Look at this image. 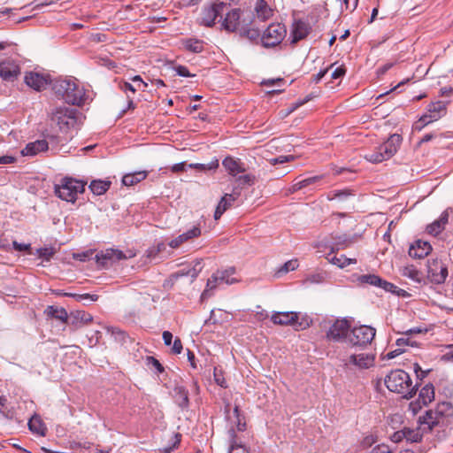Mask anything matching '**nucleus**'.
I'll return each instance as SVG.
<instances>
[{"mask_svg":"<svg viewBox=\"0 0 453 453\" xmlns=\"http://www.w3.org/2000/svg\"><path fill=\"white\" fill-rule=\"evenodd\" d=\"M255 15L250 10L233 9L228 12L222 22V27L229 33H238L240 37L251 42L261 41V33L257 27H252Z\"/></svg>","mask_w":453,"mask_h":453,"instance_id":"obj_1","label":"nucleus"},{"mask_svg":"<svg viewBox=\"0 0 453 453\" xmlns=\"http://www.w3.org/2000/svg\"><path fill=\"white\" fill-rule=\"evenodd\" d=\"M52 90L58 98L73 105L86 104L88 96L75 79H58L53 82Z\"/></svg>","mask_w":453,"mask_h":453,"instance_id":"obj_2","label":"nucleus"},{"mask_svg":"<svg viewBox=\"0 0 453 453\" xmlns=\"http://www.w3.org/2000/svg\"><path fill=\"white\" fill-rule=\"evenodd\" d=\"M453 418V404L449 402H441L436 404L434 409H430L425 411L421 416L423 424L426 429L431 430L439 428L438 432L445 431L449 426L450 420Z\"/></svg>","mask_w":453,"mask_h":453,"instance_id":"obj_3","label":"nucleus"},{"mask_svg":"<svg viewBox=\"0 0 453 453\" xmlns=\"http://www.w3.org/2000/svg\"><path fill=\"white\" fill-rule=\"evenodd\" d=\"M384 383L389 391L401 394L406 399L411 398L418 390V386H412L410 375L402 369L391 371Z\"/></svg>","mask_w":453,"mask_h":453,"instance_id":"obj_4","label":"nucleus"},{"mask_svg":"<svg viewBox=\"0 0 453 453\" xmlns=\"http://www.w3.org/2000/svg\"><path fill=\"white\" fill-rule=\"evenodd\" d=\"M403 138L398 134H391L388 139L378 146L374 151L365 155V158L374 164L391 158L397 151Z\"/></svg>","mask_w":453,"mask_h":453,"instance_id":"obj_5","label":"nucleus"},{"mask_svg":"<svg viewBox=\"0 0 453 453\" xmlns=\"http://www.w3.org/2000/svg\"><path fill=\"white\" fill-rule=\"evenodd\" d=\"M86 182L70 177H65L59 184L55 185V194L60 199L74 203L77 195L85 190Z\"/></svg>","mask_w":453,"mask_h":453,"instance_id":"obj_6","label":"nucleus"},{"mask_svg":"<svg viewBox=\"0 0 453 453\" xmlns=\"http://www.w3.org/2000/svg\"><path fill=\"white\" fill-rule=\"evenodd\" d=\"M50 118L52 122L59 127L60 130L67 131L78 124L80 113L73 108L57 107L51 112Z\"/></svg>","mask_w":453,"mask_h":453,"instance_id":"obj_7","label":"nucleus"},{"mask_svg":"<svg viewBox=\"0 0 453 453\" xmlns=\"http://www.w3.org/2000/svg\"><path fill=\"white\" fill-rule=\"evenodd\" d=\"M287 29L281 23H272L264 31L261 36V43L265 48H272L279 45L286 37Z\"/></svg>","mask_w":453,"mask_h":453,"instance_id":"obj_8","label":"nucleus"},{"mask_svg":"<svg viewBox=\"0 0 453 453\" xmlns=\"http://www.w3.org/2000/svg\"><path fill=\"white\" fill-rule=\"evenodd\" d=\"M376 330L370 326H356L350 330L349 342L352 346L365 347L370 344L375 337Z\"/></svg>","mask_w":453,"mask_h":453,"instance_id":"obj_9","label":"nucleus"},{"mask_svg":"<svg viewBox=\"0 0 453 453\" xmlns=\"http://www.w3.org/2000/svg\"><path fill=\"white\" fill-rule=\"evenodd\" d=\"M271 320L275 325L280 326H293L296 330L305 329L309 324L298 321V313L294 311H276L272 317Z\"/></svg>","mask_w":453,"mask_h":453,"instance_id":"obj_10","label":"nucleus"},{"mask_svg":"<svg viewBox=\"0 0 453 453\" xmlns=\"http://www.w3.org/2000/svg\"><path fill=\"white\" fill-rule=\"evenodd\" d=\"M350 333V323L346 319H336L326 332V337L329 341L342 342Z\"/></svg>","mask_w":453,"mask_h":453,"instance_id":"obj_11","label":"nucleus"},{"mask_svg":"<svg viewBox=\"0 0 453 453\" xmlns=\"http://www.w3.org/2000/svg\"><path fill=\"white\" fill-rule=\"evenodd\" d=\"M226 8V4L224 2H217L209 6H204L201 12L200 24L209 27L214 26L215 19L222 15Z\"/></svg>","mask_w":453,"mask_h":453,"instance_id":"obj_12","label":"nucleus"},{"mask_svg":"<svg viewBox=\"0 0 453 453\" xmlns=\"http://www.w3.org/2000/svg\"><path fill=\"white\" fill-rule=\"evenodd\" d=\"M448 276L447 266L440 260L434 259L428 261L427 279L435 284H441L446 280Z\"/></svg>","mask_w":453,"mask_h":453,"instance_id":"obj_13","label":"nucleus"},{"mask_svg":"<svg viewBox=\"0 0 453 453\" xmlns=\"http://www.w3.org/2000/svg\"><path fill=\"white\" fill-rule=\"evenodd\" d=\"M19 74L20 69L15 61L6 59L0 62V76L4 81L12 82Z\"/></svg>","mask_w":453,"mask_h":453,"instance_id":"obj_14","label":"nucleus"},{"mask_svg":"<svg viewBox=\"0 0 453 453\" xmlns=\"http://www.w3.org/2000/svg\"><path fill=\"white\" fill-rule=\"evenodd\" d=\"M434 399V388L433 384H427L423 387L418 394V398L416 402H411L410 403V408L412 410L413 413H416L418 409L421 408V405H427Z\"/></svg>","mask_w":453,"mask_h":453,"instance_id":"obj_15","label":"nucleus"},{"mask_svg":"<svg viewBox=\"0 0 453 453\" xmlns=\"http://www.w3.org/2000/svg\"><path fill=\"white\" fill-rule=\"evenodd\" d=\"M203 269L202 260L196 259L192 264L180 269L179 271L172 273L170 279L172 280H177L179 278L188 276L193 281L197 278L198 274Z\"/></svg>","mask_w":453,"mask_h":453,"instance_id":"obj_16","label":"nucleus"},{"mask_svg":"<svg viewBox=\"0 0 453 453\" xmlns=\"http://www.w3.org/2000/svg\"><path fill=\"white\" fill-rule=\"evenodd\" d=\"M418 426L416 428L403 427L404 433L406 434L405 440L407 441L419 442L421 441L425 433L431 432V430L425 427L426 426V424H423V418H421V416L418 417Z\"/></svg>","mask_w":453,"mask_h":453,"instance_id":"obj_17","label":"nucleus"},{"mask_svg":"<svg viewBox=\"0 0 453 453\" xmlns=\"http://www.w3.org/2000/svg\"><path fill=\"white\" fill-rule=\"evenodd\" d=\"M25 82L35 90L40 91L46 88L49 81L48 77L39 73H29L25 76Z\"/></svg>","mask_w":453,"mask_h":453,"instance_id":"obj_18","label":"nucleus"},{"mask_svg":"<svg viewBox=\"0 0 453 453\" xmlns=\"http://www.w3.org/2000/svg\"><path fill=\"white\" fill-rule=\"evenodd\" d=\"M311 29L310 25L306 22L301 19L296 20L291 31V43H296L297 42L304 39L310 34Z\"/></svg>","mask_w":453,"mask_h":453,"instance_id":"obj_19","label":"nucleus"},{"mask_svg":"<svg viewBox=\"0 0 453 453\" xmlns=\"http://www.w3.org/2000/svg\"><path fill=\"white\" fill-rule=\"evenodd\" d=\"M432 251V246L428 242L416 241L409 249V255L413 258H424Z\"/></svg>","mask_w":453,"mask_h":453,"instance_id":"obj_20","label":"nucleus"},{"mask_svg":"<svg viewBox=\"0 0 453 453\" xmlns=\"http://www.w3.org/2000/svg\"><path fill=\"white\" fill-rule=\"evenodd\" d=\"M240 191L234 190L232 194H226L221 197L214 212V219H219L222 214L231 206V203L235 201L239 196Z\"/></svg>","mask_w":453,"mask_h":453,"instance_id":"obj_21","label":"nucleus"},{"mask_svg":"<svg viewBox=\"0 0 453 453\" xmlns=\"http://www.w3.org/2000/svg\"><path fill=\"white\" fill-rule=\"evenodd\" d=\"M374 360L375 357L372 354H353L349 357V363L360 369H368L373 365Z\"/></svg>","mask_w":453,"mask_h":453,"instance_id":"obj_22","label":"nucleus"},{"mask_svg":"<svg viewBox=\"0 0 453 453\" xmlns=\"http://www.w3.org/2000/svg\"><path fill=\"white\" fill-rule=\"evenodd\" d=\"M115 82H117L118 88L127 95V109L134 110L135 108V104L133 101V96L139 88H137L134 84L124 80L119 81L118 79H115Z\"/></svg>","mask_w":453,"mask_h":453,"instance_id":"obj_23","label":"nucleus"},{"mask_svg":"<svg viewBox=\"0 0 453 453\" xmlns=\"http://www.w3.org/2000/svg\"><path fill=\"white\" fill-rule=\"evenodd\" d=\"M182 48L191 53H201L204 50L206 42L196 37L182 38L180 40Z\"/></svg>","mask_w":453,"mask_h":453,"instance_id":"obj_24","label":"nucleus"},{"mask_svg":"<svg viewBox=\"0 0 453 453\" xmlns=\"http://www.w3.org/2000/svg\"><path fill=\"white\" fill-rule=\"evenodd\" d=\"M188 390L182 385H176L173 388V399L175 403L182 410L189 406Z\"/></svg>","mask_w":453,"mask_h":453,"instance_id":"obj_25","label":"nucleus"},{"mask_svg":"<svg viewBox=\"0 0 453 453\" xmlns=\"http://www.w3.org/2000/svg\"><path fill=\"white\" fill-rule=\"evenodd\" d=\"M334 252L335 248L332 247L331 251L326 256V258L331 264L337 265L340 268H344L351 264H357L356 258H348L345 255H341L340 257H337L336 255H334Z\"/></svg>","mask_w":453,"mask_h":453,"instance_id":"obj_26","label":"nucleus"},{"mask_svg":"<svg viewBox=\"0 0 453 453\" xmlns=\"http://www.w3.org/2000/svg\"><path fill=\"white\" fill-rule=\"evenodd\" d=\"M222 165L228 172V173L233 176L246 171L245 167L243 166V163H242L240 159H234L232 157H226L222 161Z\"/></svg>","mask_w":453,"mask_h":453,"instance_id":"obj_27","label":"nucleus"},{"mask_svg":"<svg viewBox=\"0 0 453 453\" xmlns=\"http://www.w3.org/2000/svg\"><path fill=\"white\" fill-rule=\"evenodd\" d=\"M48 150V142L45 140H37L35 142L27 144L21 150L23 156H35L39 152L46 151Z\"/></svg>","mask_w":453,"mask_h":453,"instance_id":"obj_28","label":"nucleus"},{"mask_svg":"<svg viewBox=\"0 0 453 453\" xmlns=\"http://www.w3.org/2000/svg\"><path fill=\"white\" fill-rule=\"evenodd\" d=\"M148 174V171H137L134 173H127L122 177V185L127 187L134 186L142 180H145Z\"/></svg>","mask_w":453,"mask_h":453,"instance_id":"obj_29","label":"nucleus"},{"mask_svg":"<svg viewBox=\"0 0 453 453\" xmlns=\"http://www.w3.org/2000/svg\"><path fill=\"white\" fill-rule=\"evenodd\" d=\"M255 12L257 19L261 21L267 20L273 15V10L268 6L265 0H257Z\"/></svg>","mask_w":453,"mask_h":453,"instance_id":"obj_30","label":"nucleus"},{"mask_svg":"<svg viewBox=\"0 0 453 453\" xmlns=\"http://www.w3.org/2000/svg\"><path fill=\"white\" fill-rule=\"evenodd\" d=\"M449 101H437L430 103L426 110L434 116L439 115V119L447 113V107L449 104Z\"/></svg>","mask_w":453,"mask_h":453,"instance_id":"obj_31","label":"nucleus"},{"mask_svg":"<svg viewBox=\"0 0 453 453\" xmlns=\"http://www.w3.org/2000/svg\"><path fill=\"white\" fill-rule=\"evenodd\" d=\"M236 270L235 267L231 266L225 270H218L216 272L220 283H226L227 285L234 284L235 282H238L239 280L235 278L231 277L235 273Z\"/></svg>","mask_w":453,"mask_h":453,"instance_id":"obj_32","label":"nucleus"},{"mask_svg":"<svg viewBox=\"0 0 453 453\" xmlns=\"http://www.w3.org/2000/svg\"><path fill=\"white\" fill-rule=\"evenodd\" d=\"M45 312L49 317L54 318L61 322H65L68 318L66 311L59 306H48Z\"/></svg>","mask_w":453,"mask_h":453,"instance_id":"obj_33","label":"nucleus"},{"mask_svg":"<svg viewBox=\"0 0 453 453\" xmlns=\"http://www.w3.org/2000/svg\"><path fill=\"white\" fill-rule=\"evenodd\" d=\"M111 185V180H96L91 181L89 188L93 192V194L100 196L104 194L110 188Z\"/></svg>","mask_w":453,"mask_h":453,"instance_id":"obj_34","label":"nucleus"},{"mask_svg":"<svg viewBox=\"0 0 453 453\" xmlns=\"http://www.w3.org/2000/svg\"><path fill=\"white\" fill-rule=\"evenodd\" d=\"M380 278L377 274H362L357 277V281L359 285L374 286L378 287L380 283Z\"/></svg>","mask_w":453,"mask_h":453,"instance_id":"obj_35","label":"nucleus"},{"mask_svg":"<svg viewBox=\"0 0 453 453\" xmlns=\"http://www.w3.org/2000/svg\"><path fill=\"white\" fill-rule=\"evenodd\" d=\"M98 266L104 267L111 265L113 261V249H109L105 252H100L96 255Z\"/></svg>","mask_w":453,"mask_h":453,"instance_id":"obj_36","label":"nucleus"},{"mask_svg":"<svg viewBox=\"0 0 453 453\" xmlns=\"http://www.w3.org/2000/svg\"><path fill=\"white\" fill-rule=\"evenodd\" d=\"M229 436L231 438V445L228 453H249L246 447L242 444H238L236 441V433L234 428L229 430Z\"/></svg>","mask_w":453,"mask_h":453,"instance_id":"obj_37","label":"nucleus"},{"mask_svg":"<svg viewBox=\"0 0 453 453\" xmlns=\"http://www.w3.org/2000/svg\"><path fill=\"white\" fill-rule=\"evenodd\" d=\"M256 176L253 174H244L240 175L235 178V182L237 183V187L234 188V190L237 191L238 188H243L247 186H253L256 182Z\"/></svg>","mask_w":453,"mask_h":453,"instance_id":"obj_38","label":"nucleus"},{"mask_svg":"<svg viewBox=\"0 0 453 453\" xmlns=\"http://www.w3.org/2000/svg\"><path fill=\"white\" fill-rule=\"evenodd\" d=\"M29 429L39 435H45L46 427L40 418L33 417L28 422Z\"/></svg>","mask_w":453,"mask_h":453,"instance_id":"obj_39","label":"nucleus"},{"mask_svg":"<svg viewBox=\"0 0 453 453\" xmlns=\"http://www.w3.org/2000/svg\"><path fill=\"white\" fill-rule=\"evenodd\" d=\"M403 275L418 283H420L423 279L422 273L419 272L414 265L405 266L403 270Z\"/></svg>","mask_w":453,"mask_h":453,"instance_id":"obj_40","label":"nucleus"},{"mask_svg":"<svg viewBox=\"0 0 453 453\" xmlns=\"http://www.w3.org/2000/svg\"><path fill=\"white\" fill-rule=\"evenodd\" d=\"M219 159L213 158L210 163L208 164H189L188 167L192 169H196L201 172H206V171H215L219 168Z\"/></svg>","mask_w":453,"mask_h":453,"instance_id":"obj_41","label":"nucleus"},{"mask_svg":"<svg viewBox=\"0 0 453 453\" xmlns=\"http://www.w3.org/2000/svg\"><path fill=\"white\" fill-rule=\"evenodd\" d=\"M353 195L352 190L349 188L342 189V190H333L328 195V199H339V200H345L349 196Z\"/></svg>","mask_w":453,"mask_h":453,"instance_id":"obj_42","label":"nucleus"},{"mask_svg":"<svg viewBox=\"0 0 453 453\" xmlns=\"http://www.w3.org/2000/svg\"><path fill=\"white\" fill-rule=\"evenodd\" d=\"M56 252L57 250L53 247L40 248L36 250V253L39 256V257L42 258L47 262H49L52 258Z\"/></svg>","mask_w":453,"mask_h":453,"instance_id":"obj_43","label":"nucleus"},{"mask_svg":"<svg viewBox=\"0 0 453 453\" xmlns=\"http://www.w3.org/2000/svg\"><path fill=\"white\" fill-rule=\"evenodd\" d=\"M351 242V239L348 238L346 235L337 236L334 242V245L336 246L335 250L346 249Z\"/></svg>","mask_w":453,"mask_h":453,"instance_id":"obj_44","label":"nucleus"},{"mask_svg":"<svg viewBox=\"0 0 453 453\" xmlns=\"http://www.w3.org/2000/svg\"><path fill=\"white\" fill-rule=\"evenodd\" d=\"M146 257L150 262H154L155 264H157L162 260V257H160L155 246H152L146 250Z\"/></svg>","mask_w":453,"mask_h":453,"instance_id":"obj_45","label":"nucleus"},{"mask_svg":"<svg viewBox=\"0 0 453 453\" xmlns=\"http://www.w3.org/2000/svg\"><path fill=\"white\" fill-rule=\"evenodd\" d=\"M146 365L148 366L154 367L157 370V373H162L165 371V368L161 365V363L152 356H148L146 357Z\"/></svg>","mask_w":453,"mask_h":453,"instance_id":"obj_46","label":"nucleus"},{"mask_svg":"<svg viewBox=\"0 0 453 453\" xmlns=\"http://www.w3.org/2000/svg\"><path fill=\"white\" fill-rule=\"evenodd\" d=\"M213 376L215 382L220 386L221 388H227L226 380L223 375V371L221 369H219L218 367H214L213 371Z\"/></svg>","mask_w":453,"mask_h":453,"instance_id":"obj_47","label":"nucleus"},{"mask_svg":"<svg viewBox=\"0 0 453 453\" xmlns=\"http://www.w3.org/2000/svg\"><path fill=\"white\" fill-rule=\"evenodd\" d=\"M182 235H184L186 242L197 238L201 235V228L199 226H194L191 229L183 233Z\"/></svg>","mask_w":453,"mask_h":453,"instance_id":"obj_48","label":"nucleus"},{"mask_svg":"<svg viewBox=\"0 0 453 453\" xmlns=\"http://www.w3.org/2000/svg\"><path fill=\"white\" fill-rule=\"evenodd\" d=\"M443 229V226H441L436 220L426 226V232L434 236L438 235Z\"/></svg>","mask_w":453,"mask_h":453,"instance_id":"obj_49","label":"nucleus"},{"mask_svg":"<svg viewBox=\"0 0 453 453\" xmlns=\"http://www.w3.org/2000/svg\"><path fill=\"white\" fill-rule=\"evenodd\" d=\"M219 284H221V283L219 282V277H218L217 273H214L211 276V278H209V279H208V280H207V285H206L207 289H206V290H204V292L203 293V295H205V294H206V292H207L208 290H212V289L216 288V287H217Z\"/></svg>","mask_w":453,"mask_h":453,"instance_id":"obj_50","label":"nucleus"},{"mask_svg":"<svg viewBox=\"0 0 453 453\" xmlns=\"http://www.w3.org/2000/svg\"><path fill=\"white\" fill-rule=\"evenodd\" d=\"M135 255V252L132 250H128L127 253H124L122 250L115 249V260L132 258Z\"/></svg>","mask_w":453,"mask_h":453,"instance_id":"obj_51","label":"nucleus"},{"mask_svg":"<svg viewBox=\"0 0 453 453\" xmlns=\"http://www.w3.org/2000/svg\"><path fill=\"white\" fill-rule=\"evenodd\" d=\"M379 288L384 289L386 292L396 293L397 287L393 283L387 281L386 280L380 278V283L378 286Z\"/></svg>","mask_w":453,"mask_h":453,"instance_id":"obj_52","label":"nucleus"},{"mask_svg":"<svg viewBox=\"0 0 453 453\" xmlns=\"http://www.w3.org/2000/svg\"><path fill=\"white\" fill-rule=\"evenodd\" d=\"M439 119V115L434 116L430 112L423 114L419 119L418 122H421L423 126H426L434 121H436Z\"/></svg>","mask_w":453,"mask_h":453,"instance_id":"obj_53","label":"nucleus"},{"mask_svg":"<svg viewBox=\"0 0 453 453\" xmlns=\"http://www.w3.org/2000/svg\"><path fill=\"white\" fill-rule=\"evenodd\" d=\"M295 159V157L293 155H287V156H279L277 157L270 159V163L273 165H275L277 164H283L287 162L293 161Z\"/></svg>","mask_w":453,"mask_h":453,"instance_id":"obj_54","label":"nucleus"},{"mask_svg":"<svg viewBox=\"0 0 453 453\" xmlns=\"http://www.w3.org/2000/svg\"><path fill=\"white\" fill-rule=\"evenodd\" d=\"M377 441V436L373 434H369L364 437V439L361 441V446L364 449L370 448L372 444H374Z\"/></svg>","mask_w":453,"mask_h":453,"instance_id":"obj_55","label":"nucleus"},{"mask_svg":"<svg viewBox=\"0 0 453 453\" xmlns=\"http://www.w3.org/2000/svg\"><path fill=\"white\" fill-rule=\"evenodd\" d=\"M346 67L343 65H340L334 70V72L331 74V78L333 80L341 79L346 74Z\"/></svg>","mask_w":453,"mask_h":453,"instance_id":"obj_56","label":"nucleus"},{"mask_svg":"<svg viewBox=\"0 0 453 453\" xmlns=\"http://www.w3.org/2000/svg\"><path fill=\"white\" fill-rule=\"evenodd\" d=\"M406 434L404 433V429H401L398 431H395L393 434L390 435V440L393 442L398 443L402 441L403 439H405Z\"/></svg>","mask_w":453,"mask_h":453,"instance_id":"obj_57","label":"nucleus"},{"mask_svg":"<svg viewBox=\"0 0 453 453\" xmlns=\"http://www.w3.org/2000/svg\"><path fill=\"white\" fill-rule=\"evenodd\" d=\"M298 266L297 260H289L286 262L280 269V272L288 273L294 271Z\"/></svg>","mask_w":453,"mask_h":453,"instance_id":"obj_58","label":"nucleus"},{"mask_svg":"<svg viewBox=\"0 0 453 453\" xmlns=\"http://www.w3.org/2000/svg\"><path fill=\"white\" fill-rule=\"evenodd\" d=\"M175 72L179 76L181 77H193L194 74H191L188 67L185 65H178L175 67Z\"/></svg>","mask_w":453,"mask_h":453,"instance_id":"obj_59","label":"nucleus"},{"mask_svg":"<svg viewBox=\"0 0 453 453\" xmlns=\"http://www.w3.org/2000/svg\"><path fill=\"white\" fill-rule=\"evenodd\" d=\"M97 62L101 65L107 66L108 68H111V60L110 59V58L107 55L100 53L97 56Z\"/></svg>","mask_w":453,"mask_h":453,"instance_id":"obj_60","label":"nucleus"},{"mask_svg":"<svg viewBox=\"0 0 453 453\" xmlns=\"http://www.w3.org/2000/svg\"><path fill=\"white\" fill-rule=\"evenodd\" d=\"M186 242L184 235L180 234L178 237L173 239L171 242H169L168 245L173 249L179 248L182 243Z\"/></svg>","mask_w":453,"mask_h":453,"instance_id":"obj_61","label":"nucleus"},{"mask_svg":"<svg viewBox=\"0 0 453 453\" xmlns=\"http://www.w3.org/2000/svg\"><path fill=\"white\" fill-rule=\"evenodd\" d=\"M395 344H396V346H398L400 348L402 346H411V347H414V346L417 345L416 342L411 341L409 337H407V338H403H403L397 339L396 342H395Z\"/></svg>","mask_w":453,"mask_h":453,"instance_id":"obj_62","label":"nucleus"},{"mask_svg":"<svg viewBox=\"0 0 453 453\" xmlns=\"http://www.w3.org/2000/svg\"><path fill=\"white\" fill-rule=\"evenodd\" d=\"M133 84L139 89H142L144 91L145 88L148 86L146 82L142 81L140 75H135L132 78Z\"/></svg>","mask_w":453,"mask_h":453,"instance_id":"obj_63","label":"nucleus"},{"mask_svg":"<svg viewBox=\"0 0 453 453\" xmlns=\"http://www.w3.org/2000/svg\"><path fill=\"white\" fill-rule=\"evenodd\" d=\"M372 453H393V451L390 449V448L388 445L381 444L376 446L372 449Z\"/></svg>","mask_w":453,"mask_h":453,"instance_id":"obj_64","label":"nucleus"}]
</instances>
